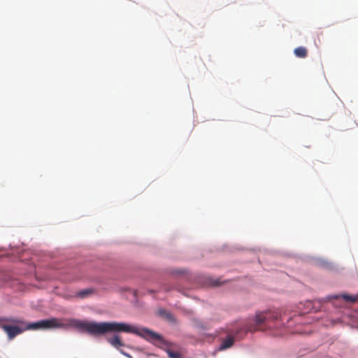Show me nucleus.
<instances>
[{"instance_id":"f257e3e1","label":"nucleus","mask_w":358,"mask_h":358,"mask_svg":"<svg viewBox=\"0 0 358 358\" xmlns=\"http://www.w3.org/2000/svg\"><path fill=\"white\" fill-rule=\"evenodd\" d=\"M73 325L80 331L99 336L107 333H131L145 338L149 341L164 342L163 338L158 334L146 328L139 329L127 323L117 322H86L74 320Z\"/></svg>"},{"instance_id":"f03ea898","label":"nucleus","mask_w":358,"mask_h":358,"mask_svg":"<svg viewBox=\"0 0 358 358\" xmlns=\"http://www.w3.org/2000/svg\"><path fill=\"white\" fill-rule=\"evenodd\" d=\"M62 324L57 318L42 320L34 323L27 324L24 327L2 325L3 329L8 334L10 340L14 338L17 335L22 333L24 330H36L40 329H47L61 327Z\"/></svg>"},{"instance_id":"7ed1b4c3","label":"nucleus","mask_w":358,"mask_h":358,"mask_svg":"<svg viewBox=\"0 0 358 358\" xmlns=\"http://www.w3.org/2000/svg\"><path fill=\"white\" fill-rule=\"evenodd\" d=\"M278 318V314L277 313H272L271 311L259 313L255 315V324L246 325L243 331L245 332L257 331L262 324L270 327L269 322L276 320Z\"/></svg>"},{"instance_id":"20e7f679","label":"nucleus","mask_w":358,"mask_h":358,"mask_svg":"<svg viewBox=\"0 0 358 358\" xmlns=\"http://www.w3.org/2000/svg\"><path fill=\"white\" fill-rule=\"evenodd\" d=\"M106 340L113 347L118 350L120 347L124 345V344L120 339V336L117 334H115L112 337H108L106 338Z\"/></svg>"},{"instance_id":"39448f33","label":"nucleus","mask_w":358,"mask_h":358,"mask_svg":"<svg viewBox=\"0 0 358 358\" xmlns=\"http://www.w3.org/2000/svg\"><path fill=\"white\" fill-rule=\"evenodd\" d=\"M94 292V289L92 288H88L85 289H83L76 292L74 295L71 296L70 297H77L80 299H85L89 297Z\"/></svg>"},{"instance_id":"423d86ee","label":"nucleus","mask_w":358,"mask_h":358,"mask_svg":"<svg viewBox=\"0 0 358 358\" xmlns=\"http://www.w3.org/2000/svg\"><path fill=\"white\" fill-rule=\"evenodd\" d=\"M234 343V338L232 336H227L221 343L220 350H226L233 345Z\"/></svg>"},{"instance_id":"0eeeda50","label":"nucleus","mask_w":358,"mask_h":358,"mask_svg":"<svg viewBox=\"0 0 358 358\" xmlns=\"http://www.w3.org/2000/svg\"><path fill=\"white\" fill-rule=\"evenodd\" d=\"M294 53L296 57L305 58L308 55V50L305 47L300 46L294 50Z\"/></svg>"},{"instance_id":"6e6552de","label":"nucleus","mask_w":358,"mask_h":358,"mask_svg":"<svg viewBox=\"0 0 358 358\" xmlns=\"http://www.w3.org/2000/svg\"><path fill=\"white\" fill-rule=\"evenodd\" d=\"M341 297L345 300V301L350 303H355L357 301L358 299L357 296H352L346 294H342Z\"/></svg>"},{"instance_id":"1a4fd4ad","label":"nucleus","mask_w":358,"mask_h":358,"mask_svg":"<svg viewBox=\"0 0 358 358\" xmlns=\"http://www.w3.org/2000/svg\"><path fill=\"white\" fill-rule=\"evenodd\" d=\"M166 352L169 358H181L180 355L178 352H173L170 349L166 350Z\"/></svg>"},{"instance_id":"9d476101","label":"nucleus","mask_w":358,"mask_h":358,"mask_svg":"<svg viewBox=\"0 0 358 358\" xmlns=\"http://www.w3.org/2000/svg\"><path fill=\"white\" fill-rule=\"evenodd\" d=\"M220 284L221 283L220 282V281L218 280H217L216 281L213 282V285H215V286L220 285Z\"/></svg>"},{"instance_id":"9b49d317","label":"nucleus","mask_w":358,"mask_h":358,"mask_svg":"<svg viewBox=\"0 0 358 358\" xmlns=\"http://www.w3.org/2000/svg\"><path fill=\"white\" fill-rule=\"evenodd\" d=\"M120 352L128 357H131L129 355L127 354L126 352H124L122 350H120Z\"/></svg>"},{"instance_id":"f8f14e48","label":"nucleus","mask_w":358,"mask_h":358,"mask_svg":"<svg viewBox=\"0 0 358 358\" xmlns=\"http://www.w3.org/2000/svg\"><path fill=\"white\" fill-rule=\"evenodd\" d=\"M12 322H20L19 321H17V320H11Z\"/></svg>"}]
</instances>
